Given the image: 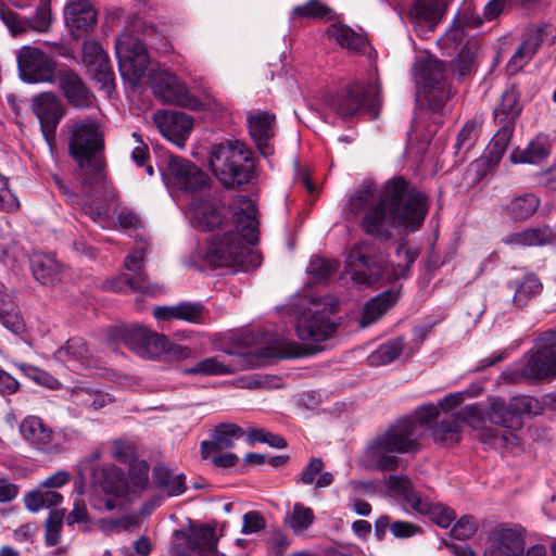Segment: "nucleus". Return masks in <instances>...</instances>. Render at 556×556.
I'll list each match as a JSON object with an SVG mask.
<instances>
[{"label": "nucleus", "mask_w": 556, "mask_h": 556, "mask_svg": "<svg viewBox=\"0 0 556 556\" xmlns=\"http://www.w3.org/2000/svg\"><path fill=\"white\" fill-rule=\"evenodd\" d=\"M508 288L514 291L513 303L518 307H523L542 292L543 285L536 275L527 274L508 282Z\"/></svg>", "instance_id": "nucleus-36"}, {"label": "nucleus", "mask_w": 556, "mask_h": 556, "mask_svg": "<svg viewBox=\"0 0 556 556\" xmlns=\"http://www.w3.org/2000/svg\"><path fill=\"white\" fill-rule=\"evenodd\" d=\"M65 517L64 509H54L49 514L46 520V544L55 546L61 540V529Z\"/></svg>", "instance_id": "nucleus-55"}, {"label": "nucleus", "mask_w": 556, "mask_h": 556, "mask_svg": "<svg viewBox=\"0 0 556 556\" xmlns=\"http://www.w3.org/2000/svg\"><path fill=\"white\" fill-rule=\"evenodd\" d=\"M16 368L21 370L28 379L34 382L47 387L49 389H56L59 386L58 379L43 369H40L31 364L16 363Z\"/></svg>", "instance_id": "nucleus-53"}, {"label": "nucleus", "mask_w": 556, "mask_h": 556, "mask_svg": "<svg viewBox=\"0 0 556 556\" xmlns=\"http://www.w3.org/2000/svg\"><path fill=\"white\" fill-rule=\"evenodd\" d=\"M152 89L163 102L184 106L191 110H202L215 103L211 92L204 91L202 98L190 93L186 84L175 74L167 71H156L151 78Z\"/></svg>", "instance_id": "nucleus-9"}, {"label": "nucleus", "mask_w": 556, "mask_h": 556, "mask_svg": "<svg viewBox=\"0 0 556 556\" xmlns=\"http://www.w3.org/2000/svg\"><path fill=\"white\" fill-rule=\"evenodd\" d=\"M103 181L99 185L92 186V187H83L81 191L84 194L81 195V204L76 205L77 207H80L84 213L92 218L94 222L102 220L109 213V206L108 204L99 199L91 200L89 191L87 189H97L99 186H101Z\"/></svg>", "instance_id": "nucleus-48"}, {"label": "nucleus", "mask_w": 556, "mask_h": 556, "mask_svg": "<svg viewBox=\"0 0 556 556\" xmlns=\"http://www.w3.org/2000/svg\"><path fill=\"white\" fill-rule=\"evenodd\" d=\"M268 350V356L279 358H292L298 357L301 354L298 343L287 338H275L269 340Z\"/></svg>", "instance_id": "nucleus-54"}, {"label": "nucleus", "mask_w": 556, "mask_h": 556, "mask_svg": "<svg viewBox=\"0 0 556 556\" xmlns=\"http://www.w3.org/2000/svg\"><path fill=\"white\" fill-rule=\"evenodd\" d=\"M400 299V292L393 289L386 290L368 300L362 311L359 327L366 328L377 323Z\"/></svg>", "instance_id": "nucleus-31"}, {"label": "nucleus", "mask_w": 556, "mask_h": 556, "mask_svg": "<svg viewBox=\"0 0 556 556\" xmlns=\"http://www.w3.org/2000/svg\"><path fill=\"white\" fill-rule=\"evenodd\" d=\"M540 204L541 201L535 194L525 193L511 199L505 206V211L514 222H523L538 211Z\"/></svg>", "instance_id": "nucleus-38"}, {"label": "nucleus", "mask_w": 556, "mask_h": 556, "mask_svg": "<svg viewBox=\"0 0 556 556\" xmlns=\"http://www.w3.org/2000/svg\"><path fill=\"white\" fill-rule=\"evenodd\" d=\"M478 137L477 132V122L476 121H467L463 127L460 128L457 139H456V149L458 151L465 150L468 151L472 148Z\"/></svg>", "instance_id": "nucleus-61"}, {"label": "nucleus", "mask_w": 556, "mask_h": 556, "mask_svg": "<svg viewBox=\"0 0 556 556\" xmlns=\"http://www.w3.org/2000/svg\"><path fill=\"white\" fill-rule=\"evenodd\" d=\"M197 556H214L217 539L213 528L208 526L190 528Z\"/></svg>", "instance_id": "nucleus-41"}, {"label": "nucleus", "mask_w": 556, "mask_h": 556, "mask_svg": "<svg viewBox=\"0 0 556 556\" xmlns=\"http://www.w3.org/2000/svg\"><path fill=\"white\" fill-rule=\"evenodd\" d=\"M275 115L260 112L248 117V126L251 138L264 156L273 153L270 140L274 137Z\"/></svg>", "instance_id": "nucleus-28"}, {"label": "nucleus", "mask_w": 556, "mask_h": 556, "mask_svg": "<svg viewBox=\"0 0 556 556\" xmlns=\"http://www.w3.org/2000/svg\"><path fill=\"white\" fill-rule=\"evenodd\" d=\"M404 349V340L401 337L389 340L381 344L375 352H372L368 361L370 365L379 366L386 365L402 353Z\"/></svg>", "instance_id": "nucleus-45"}, {"label": "nucleus", "mask_w": 556, "mask_h": 556, "mask_svg": "<svg viewBox=\"0 0 556 556\" xmlns=\"http://www.w3.org/2000/svg\"><path fill=\"white\" fill-rule=\"evenodd\" d=\"M88 72L94 80H97L101 88L106 92H111L114 89V72L110 64L109 56L99 62L87 65Z\"/></svg>", "instance_id": "nucleus-50"}, {"label": "nucleus", "mask_w": 556, "mask_h": 556, "mask_svg": "<svg viewBox=\"0 0 556 556\" xmlns=\"http://www.w3.org/2000/svg\"><path fill=\"white\" fill-rule=\"evenodd\" d=\"M422 431L409 418H400L377 433L367 444L365 456L370 466L381 471H394L401 460L397 454H416L421 450Z\"/></svg>", "instance_id": "nucleus-4"}, {"label": "nucleus", "mask_w": 556, "mask_h": 556, "mask_svg": "<svg viewBox=\"0 0 556 556\" xmlns=\"http://www.w3.org/2000/svg\"><path fill=\"white\" fill-rule=\"evenodd\" d=\"M20 207L17 197L9 187V178L0 173V210L14 212Z\"/></svg>", "instance_id": "nucleus-63"}, {"label": "nucleus", "mask_w": 556, "mask_h": 556, "mask_svg": "<svg viewBox=\"0 0 556 556\" xmlns=\"http://www.w3.org/2000/svg\"><path fill=\"white\" fill-rule=\"evenodd\" d=\"M146 256L147 249L143 245L130 251L124 260V267L131 271L132 276L119 274L116 277L109 278L102 283V289L112 292H126L131 290L146 294L153 293L148 274L144 269Z\"/></svg>", "instance_id": "nucleus-11"}, {"label": "nucleus", "mask_w": 556, "mask_h": 556, "mask_svg": "<svg viewBox=\"0 0 556 556\" xmlns=\"http://www.w3.org/2000/svg\"><path fill=\"white\" fill-rule=\"evenodd\" d=\"M388 490L401 497L414 511L425 510L422 496L420 492L415 490L413 481L403 475H391L387 480Z\"/></svg>", "instance_id": "nucleus-35"}, {"label": "nucleus", "mask_w": 556, "mask_h": 556, "mask_svg": "<svg viewBox=\"0 0 556 556\" xmlns=\"http://www.w3.org/2000/svg\"><path fill=\"white\" fill-rule=\"evenodd\" d=\"M543 42V30L541 28L530 29L523 42L515 51L508 61L506 68L509 74H515L521 70L533 58L536 50Z\"/></svg>", "instance_id": "nucleus-32"}, {"label": "nucleus", "mask_w": 556, "mask_h": 556, "mask_svg": "<svg viewBox=\"0 0 556 556\" xmlns=\"http://www.w3.org/2000/svg\"><path fill=\"white\" fill-rule=\"evenodd\" d=\"M552 241L553 232L549 227L529 228L503 238V243L507 245L521 247H543L552 243Z\"/></svg>", "instance_id": "nucleus-37"}, {"label": "nucleus", "mask_w": 556, "mask_h": 556, "mask_svg": "<svg viewBox=\"0 0 556 556\" xmlns=\"http://www.w3.org/2000/svg\"><path fill=\"white\" fill-rule=\"evenodd\" d=\"M90 351L83 338L74 337L59 348L53 357L73 371H79L90 366Z\"/></svg>", "instance_id": "nucleus-26"}, {"label": "nucleus", "mask_w": 556, "mask_h": 556, "mask_svg": "<svg viewBox=\"0 0 556 556\" xmlns=\"http://www.w3.org/2000/svg\"><path fill=\"white\" fill-rule=\"evenodd\" d=\"M514 131L515 130L507 127H498L497 131L486 147L484 156L482 157L488 166L492 167L498 164L507 150Z\"/></svg>", "instance_id": "nucleus-40"}, {"label": "nucleus", "mask_w": 556, "mask_h": 556, "mask_svg": "<svg viewBox=\"0 0 556 556\" xmlns=\"http://www.w3.org/2000/svg\"><path fill=\"white\" fill-rule=\"evenodd\" d=\"M413 10L419 20L433 23L440 17L441 3L439 0H416Z\"/></svg>", "instance_id": "nucleus-59"}, {"label": "nucleus", "mask_w": 556, "mask_h": 556, "mask_svg": "<svg viewBox=\"0 0 556 556\" xmlns=\"http://www.w3.org/2000/svg\"><path fill=\"white\" fill-rule=\"evenodd\" d=\"M65 22L75 37L87 35L96 25L97 14L88 0L71 1L65 10Z\"/></svg>", "instance_id": "nucleus-22"}, {"label": "nucleus", "mask_w": 556, "mask_h": 556, "mask_svg": "<svg viewBox=\"0 0 556 556\" xmlns=\"http://www.w3.org/2000/svg\"><path fill=\"white\" fill-rule=\"evenodd\" d=\"M152 483L155 489L168 497L179 496L187 490L185 475H175L168 467L162 464L153 468Z\"/></svg>", "instance_id": "nucleus-33"}, {"label": "nucleus", "mask_w": 556, "mask_h": 556, "mask_svg": "<svg viewBox=\"0 0 556 556\" xmlns=\"http://www.w3.org/2000/svg\"><path fill=\"white\" fill-rule=\"evenodd\" d=\"M31 111L39 121L46 142L52 149L55 143L58 126L65 115L63 102L53 92H41L33 97Z\"/></svg>", "instance_id": "nucleus-14"}, {"label": "nucleus", "mask_w": 556, "mask_h": 556, "mask_svg": "<svg viewBox=\"0 0 556 556\" xmlns=\"http://www.w3.org/2000/svg\"><path fill=\"white\" fill-rule=\"evenodd\" d=\"M163 177L168 188L190 193L203 191L210 181L208 176L202 169L180 156L168 159Z\"/></svg>", "instance_id": "nucleus-12"}, {"label": "nucleus", "mask_w": 556, "mask_h": 556, "mask_svg": "<svg viewBox=\"0 0 556 556\" xmlns=\"http://www.w3.org/2000/svg\"><path fill=\"white\" fill-rule=\"evenodd\" d=\"M34 278L45 286H53L62 278V265L50 253H33L29 258Z\"/></svg>", "instance_id": "nucleus-30"}, {"label": "nucleus", "mask_w": 556, "mask_h": 556, "mask_svg": "<svg viewBox=\"0 0 556 556\" xmlns=\"http://www.w3.org/2000/svg\"><path fill=\"white\" fill-rule=\"evenodd\" d=\"M522 112L520 93L515 85L507 88L493 110V121L497 127L515 130L516 122Z\"/></svg>", "instance_id": "nucleus-24"}, {"label": "nucleus", "mask_w": 556, "mask_h": 556, "mask_svg": "<svg viewBox=\"0 0 556 556\" xmlns=\"http://www.w3.org/2000/svg\"><path fill=\"white\" fill-rule=\"evenodd\" d=\"M119 336L125 345L142 358L159 359L166 349V337L142 325L123 327Z\"/></svg>", "instance_id": "nucleus-16"}, {"label": "nucleus", "mask_w": 556, "mask_h": 556, "mask_svg": "<svg viewBox=\"0 0 556 556\" xmlns=\"http://www.w3.org/2000/svg\"><path fill=\"white\" fill-rule=\"evenodd\" d=\"M313 520V510L300 503H296L289 517V525L294 532H301L307 529L312 525Z\"/></svg>", "instance_id": "nucleus-58"}, {"label": "nucleus", "mask_w": 556, "mask_h": 556, "mask_svg": "<svg viewBox=\"0 0 556 556\" xmlns=\"http://www.w3.org/2000/svg\"><path fill=\"white\" fill-rule=\"evenodd\" d=\"M552 153V143L546 135L535 136L522 150H515L510 154L513 163L540 164Z\"/></svg>", "instance_id": "nucleus-34"}, {"label": "nucleus", "mask_w": 556, "mask_h": 556, "mask_svg": "<svg viewBox=\"0 0 556 556\" xmlns=\"http://www.w3.org/2000/svg\"><path fill=\"white\" fill-rule=\"evenodd\" d=\"M428 212V195L403 177H393L384 182L378 201L364 214L362 227L376 240L388 241L395 227L405 232L419 230Z\"/></svg>", "instance_id": "nucleus-1"}, {"label": "nucleus", "mask_w": 556, "mask_h": 556, "mask_svg": "<svg viewBox=\"0 0 556 556\" xmlns=\"http://www.w3.org/2000/svg\"><path fill=\"white\" fill-rule=\"evenodd\" d=\"M336 309L337 304L329 299H292L287 305V313L302 342L328 340L337 329L331 317Z\"/></svg>", "instance_id": "nucleus-6"}, {"label": "nucleus", "mask_w": 556, "mask_h": 556, "mask_svg": "<svg viewBox=\"0 0 556 556\" xmlns=\"http://www.w3.org/2000/svg\"><path fill=\"white\" fill-rule=\"evenodd\" d=\"M439 416V407L433 404L424 405L417 408L413 415L407 416L406 418L413 419L416 422L421 431L422 437L425 435V429L437 419Z\"/></svg>", "instance_id": "nucleus-62"}, {"label": "nucleus", "mask_w": 556, "mask_h": 556, "mask_svg": "<svg viewBox=\"0 0 556 556\" xmlns=\"http://www.w3.org/2000/svg\"><path fill=\"white\" fill-rule=\"evenodd\" d=\"M51 23V9L50 0H41L38 4L35 15L33 16L30 24L31 28L37 31L48 30Z\"/></svg>", "instance_id": "nucleus-64"}, {"label": "nucleus", "mask_w": 556, "mask_h": 556, "mask_svg": "<svg viewBox=\"0 0 556 556\" xmlns=\"http://www.w3.org/2000/svg\"><path fill=\"white\" fill-rule=\"evenodd\" d=\"M521 376L543 380L556 377V343L545 344L527 355Z\"/></svg>", "instance_id": "nucleus-21"}, {"label": "nucleus", "mask_w": 556, "mask_h": 556, "mask_svg": "<svg viewBox=\"0 0 556 556\" xmlns=\"http://www.w3.org/2000/svg\"><path fill=\"white\" fill-rule=\"evenodd\" d=\"M68 152L81 170L80 185H99L103 177L104 130L98 118H79L68 129Z\"/></svg>", "instance_id": "nucleus-5"}, {"label": "nucleus", "mask_w": 556, "mask_h": 556, "mask_svg": "<svg viewBox=\"0 0 556 556\" xmlns=\"http://www.w3.org/2000/svg\"><path fill=\"white\" fill-rule=\"evenodd\" d=\"M540 401L529 395H516L505 401L492 397L486 409L490 422L514 431L523 427V415H539L542 412Z\"/></svg>", "instance_id": "nucleus-10"}, {"label": "nucleus", "mask_w": 556, "mask_h": 556, "mask_svg": "<svg viewBox=\"0 0 556 556\" xmlns=\"http://www.w3.org/2000/svg\"><path fill=\"white\" fill-rule=\"evenodd\" d=\"M478 50L479 47L476 41H467L460 49L454 63V70L459 76L470 75L476 70Z\"/></svg>", "instance_id": "nucleus-47"}, {"label": "nucleus", "mask_w": 556, "mask_h": 556, "mask_svg": "<svg viewBox=\"0 0 556 556\" xmlns=\"http://www.w3.org/2000/svg\"><path fill=\"white\" fill-rule=\"evenodd\" d=\"M422 504H425V510L420 509L416 510V513L429 517L441 528H447L456 518L453 509L443 504H434L428 497H425Z\"/></svg>", "instance_id": "nucleus-46"}, {"label": "nucleus", "mask_w": 556, "mask_h": 556, "mask_svg": "<svg viewBox=\"0 0 556 556\" xmlns=\"http://www.w3.org/2000/svg\"><path fill=\"white\" fill-rule=\"evenodd\" d=\"M416 83L422 86L424 91H444L445 66L434 58L419 59L414 66Z\"/></svg>", "instance_id": "nucleus-25"}, {"label": "nucleus", "mask_w": 556, "mask_h": 556, "mask_svg": "<svg viewBox=\"0 0 556 556\" xmlns=\"http://www.w3.org/2000/svg\"><path fill=\"white\" fill-rule=\"evenodd\" d=\"M208 160L211 170L226 188L239 187L252 179V152L239 140L225 139L214 143Z\"/></svg>", "instance_id": "nucleus-7"}, {"label": "nucleus", "mask_w": 556, "mask_h": 556, "mask_svg": "<svg viewBox=\"0 0 556 556\" xmlns=\"http://www.w3.org/2000/svg\"><path fill=\"white\" fill-rule=\"evenodd\" d=\"M178 308V320L189 324H203L208 317V311L199 302H180Z\"/></svg>", "instance_id": "nucleus-52"}, {"label": "nucleus", "mask_w": 556, "mask_h": 556, "mask_svg": "<svg viewBox=\"0 0 556 556\" xmlns=\"http://www.w3.org/2000/svg\"><path fill=\"white\" fill-rule=\"evenodd\" d=\"M169 554L170 556H197L190 531H175Z\"/></svg>", "instance_id": "nucleus-56"}, {"label": "nucleus", "mask_w": 556, "mask_h": 556, "mask_svg": "<svg viewBox=\"0 0 556 556\" xmlns=\"http://www.w3.org/2000/svg\"><path fill=\"white\" fill-rule=\"evenodd\" d=\"M243 430L235 424H220L212 432V441H202L201 456L203 459L211 457V454L220 450H228L235 446V442L243 437Z\"/></svg>", "instance_id": "nucleus-29"}, {"label": "nucleus", "mask_w": 556, "mask_h": 556, "mask_svg": "<svg viewBox=\"0 0 556 556\" xmlns=\"http://www.w3.org/2000/svg\"><path fill=\"white\" fill-rule=\"evenodd\" d=\"M22 439L35 451L45 455L62 452L60 437L39 416L28 415L18 426Z\"/></svg>", "instance_id": "nucleus-15"}, {"label": "nucleus", "mask_w": 556, "mask_h": 556, "mask_svg": "<svg viewBox=\"0 0 556 556\" xmlns=\"http://www.w3.org/2000/svg\"><path fill=\"white\" fill-rule=\"evenodd\" d=\"M327 34L338 45L350 50L359 51L365 46L363 36L343 24H331L327 29Z\"/></svg>", "instance_id": "nucleus-42"}, {"label": "nucleus", "mask_w": 556, "mask_h": 556, "mask_svg": "<svg viewBox=\"0 0 556 556\" xmlns=\"http://www.w3.org/2000/svg\"><path fill=\"white\" fill-rule=\"evenodd\" d=\"M326 104L342 119L351 118L361 111L376 118L381 104L380 90L376 85L353 83L329 96Z\"/></svg>", "instance_id": "nucleus-8"}, {"label": "nucleus", "mask_w": 556, "mask_h": 556, "mask_svg": "<svg viewBox=\"0 0 556 556\" xmlns=\"http://www.w3.org/2000/svg\"><path fill=\"white\" fill-rule=\"evenodd\" d=\"M92 475L101 490L108 495L124 497L130 489L125 472L115 465L94 468Z\"/></svg>", "instance_id": "nucleus-27"}, {"label": "nucleus", "mask_w": 556, "mask_h": 556, "mask_svg": "<svg viewBox=\"0 0 556 556\" xmlns=\"http://www.w3.org/2000/svg\"><path fill=\"white\" fill-rule=\"evenodd\" d=\"M62 500L63 496L59 492L47 489L29 492L25 496L24 503L28 510L36 513L41 508H50L56 506L62 502Z\"/></svg>", "instance_id": "nucleus-43"}, {"label": "nucleus", "mask_w": 556, "mask_h": 556, "mask_svg": "<svg viewBox=\"0 0 556 556\" xmlns=\"http://www.w3.org/2000/svg\"><path fill=\"white\" fill-rule=\"evenodd\" d=\"M150 466L148 462L139 459L130 465L129 486L135 491H141L148 486Z\"/></svg>", "instance_id": "nucleus-57"}, {"label": "nucleus", "mask_w": 556, "mask_h": 556, "mask_svg": "<svg viewBox=\"0 0 556 556\" xmlns=\"http://www.w3.org/2000/svg\"><path fill=\"white\" fill-rule=\"evenodd\" d=\"M231 227L223 236L211 238L206 249V258L214 266L244 268L261 263V257L251 251L249 244L258 241V220L254 203L240 197L235 201L231 213Z\"/></svg>", "instance_id": "nucleus-2"}, {"label": "nucleus", "mask_w": 556, "mask_h": 556, "mask_svg": "<svg viewBox=\"0 0 556 556\" xmlns=\"http://www.w3.org/2000/svg\"><path fill=\"white\" fill-rule=\"evenodd\" d=\"M17 64L22 79L27 83L54 81L56 76L54 62L38 48L24 47Z\"/></svg>", "instance_id": "nucleus-17"}, {"label": "nucleus", "mask_w": 556, "mask_h": 556, "mask_svg": "<svg viewBox=\"0 0 556 556\" xmlns=\"http://www.w3.org/2000/svg\"><path fill=\"white\" fill-rule=\"evenodd\" d=\"M54 81L60 90L74 108H88L91 103V93L84 85L80 77L71 70L58 71Z\"/></svg>", "instance_id": "nucleus-23"}, {"label": "nucleus", "mask_w": 556, "mask_h": 556, "mask_svg": "<svg viewBox=\"0 0 556 556\" xmlns=\"http://www.w3.org/2000/svg\"><path fill=\"white\" fill-rule=\"evenodd\" d=\"M118 68L124 78L139 80L149 65V54L144 43L130 34L121 35L115 41Z\"/></svg>", "instance_id": "nucleus-13"}, {"label": "nucleus", "mask_w": 556, "mask_h": 556, "mask_svg": "<svg viewBox=\"0 0 556 556\" xmlns=\"http://www.w3.org/2000/svg\"><path fill=\"white\" fill-rule=\"evenodd\" d=\"M491 545L483 556H523L525 535L520 526L501 525L490 532Z\"/></svg>", "instance_id": "nucleus-18"}, {"label": "nucleus", "mask_w": 556, "mask_h": 556, "mask_svg": "<svg viewBox=\"0 0 556 556\" xmlns=\"http://www.w3.org/2000/svg\"><path fill=\"white\" fill-rule=\"evenodd\" d=\"M402 254L405 265L394 266L374 243L362 241L351 249L346 257L345 270L353 281L362 286L406 278L407 271L418 257L419 252L417 249L401 245L397 249V255Z\"/></svg>", "instance_id": "nucleus-3"}, {"label": "nucleus", "mask_w": 556, "mask_h": 556, "mask_svg": "<svg viewBox=\"0 0 556 556\" xmlns=\"http://www.w3.org/2000/svg\"><path fill=\"white\" fill-rule=\"evenodd\" d=\"M236 368L229 364H224L216 356H210L200 359L192 366L181 369L185 376H225L233 374Z\"/></svg>", "instance_id": "nucleus-39"}, {"label": "nucleus", "mask_w": 556, "mask_h": 556, "mask_svg": "<svg viewBox=\"0 0 556 556\" xmlns=\"http://www.w3.org/2000/svg\"><path fill=\"white\" fill-rule=\"evenodd\" d=\"M433 437L443 443H457L460 440V426L457 418L448 417L438 422L433 429Z\"/></svg>", "instance_id": "nucleus-51"}, {"label": "nucleus", "mask_w": 556, "mask_h": 556, "mask_svg": "<svg viewBox=\"0 0 556 556\" xmlns=\"http://www.w3.org/2000/svg\"><path fill=\"white\" fill-rule=\"evenodd\" d=\"M153 121L160 132L178 147L184 146L193 127V119L188 114L177 111H157Z\"/></svg>", "instance_id": "nucleus-20"}, {"label": "nucleus", "mask_w": 556, "mask_h": 556, "mask_svg": "<svg viewBox=\"0 0 556 556\" xmlns=\"http://www.w3.org/2000/svg\"><path fill=\"white\" fill-rule=\"evenodd\" d=\"M332 10L324 4L320 0H308L302 5H296L291 11V20L298 18H316L321 20L329 17Z\"/></svg>", "instance_id": "nucleus-49"}, {"label": "nucleus", "mask_w": 556, "mask_h": 556, "mask_svg": "<svg viewBox=\"0 0 556 556\" xmlns=\"http://www.w3.org/2000/svg\"><path fill=\"white\" fill-rule=\"evenodd\" d=\"M189 210L195 227L203 231H211L223 226H231V219L227 218L229 211L219 201L208 197H194Z\"/></svg>", "instance_id": "nucleus-19"}, {"label": "nucleus", "mask_w": 556, "mask_h": 556, "mask_svg": "<svg viewBox=\"0 0 556 556\" xmlns=\"http://www.w3.org/2000/svg\"><path fill=\"white\" fill-rule=\"evenodd\" d=\"M338 269L336 262L323 257H313L309 262L308 273L317 280L324 281L333 275Z\"/></svg>", "instance_id": "nucleus-60"}, {"label": "nucleus", "mask_w": 556, "mask_h": 556, "mask_svg": "<svg viewBox=\"0 0 556 556\" xmlns=\"http://www.w3.org/2000/svg\"><path fill=\"white\" fill-rule=\"evenodd\" d=\"M376 185L372 181H364L353 195L349 199L346 208L350 213L356 215L368 210L375 199Z\"/></svg>", "instance_id": "nucleus-44"}]
</instances>
